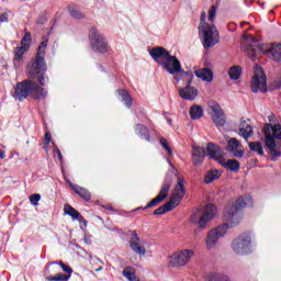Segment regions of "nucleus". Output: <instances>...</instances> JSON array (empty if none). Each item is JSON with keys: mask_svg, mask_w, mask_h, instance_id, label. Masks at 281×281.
<instances>
[{"mask_svg": "<svg viewBox=\"0 0 281 281\" xmlns=\"http://www.w3.org/2000/svg\"><path fill=\"white\" fill-rule=\"evenodd\" d=\"M8 13L0 14V23H8Z\"/></svg>", "mask_w": 281, "mask_h": 281, "instance_id": "obj_47", "label": "nucleus"}, {"mask_svg": "<svg viewBox=\"0 0 281 281\" xmlns=\"http://www.w3.org/2000/svg\"><path fill=\"white\" fill-rule=\"evenodd\" d=\"M211 109V117L213 123L217 128H221V126H225L227 124V117L225 116V112L223 111V108L218 105V103H213L210 105Z\"/></svg>", "mask_w": 281, "mask_h": 281, "instance_id": "obj_18", "label": "nucleus"}, {"mask_svg": "<svg viewBox=\"0 0 281 281\" xmlns=\"http://www.w3.org/2000/svg\"><path fill=\"white\" fill-rule=\"evenodd\" d=\"M160 145L169 155H172V148H170V145L168 144V140L165 137L160 138Z\"/></svg>", "mask_w": 281, "mask_h": 281, "instance_id": "obj_40", "label": "nucleus"}, {"mask_svg": "<svg viewBox=\"0 0 281 281\" xmlns=\"http://www.w3.org/2000/svg\"><path fill=\"white\" fill-rule=\"evenodd\" d=\"M47 72V63L45 56L36 55L29 65L27 74L31 78H37L40 87H45V74Z\"/></svg>", "mask_w": 281, "mask_h": 281, "instance_id": "obj_6", "label": "nucleus"}, {"mask_svg": "<svg viewBox=\"0 0 281 281\" xmlns=\"http://www.w3.org/2000/svg\"><path fill=\"white\" fill-rule=\"evenodd\" d=\"M247 54L250 55V57L256 58L258 56V53L261 54H270L272 60L274 63H280L281 60V44L278 45H270V44H263V45H256L250 44L246 48Z\"/></svg>", "mask_w": 281, "mask_h": 281, "instance_id": "obj_8", "label": "nucleus"}, {"mask_svg": "<svg viewBox=\"0 0 281 281\" xmlns=\"http://www.w3.org/2000/svg\"><path fill=\"white\" fill-rule=\"evenodd\" d=\"M38 201H41V194L34 193L30 195V202L32 205H38Z\"/></svg>", "mask_w": 281, "mask_h": 281, "instance_id": "obj_41", "label": "nucleus"}, {"mask_svg": "<svg viewBox=\"0 0 281 281\" xmlns=\"http://www.w3.org/2000/svg\"><path fill=\"white\" fill-rule=\"evenodd\" d=\"M248 22H241L240 23V27H245V25H247Z\"/></svg>", "mask_w": 281, "mask_h": 281, "instance_id": "obj_51", "label": "nucleus"}, {"mask_svg": "<svg viewBox=\"0 0 281 281\" xmlns=\"http://www.w3.org/2000/svg\"><path fill=\"white\" fill-rule=\"evenodd\" d=\"M189 114L191 120H201L203 117V108L201 105H192Z\"/></svg>", "mask_w": 281, "mask_h": 281, "instance_id": "obj_30", "label": "nucleus"}, {"mask_svg": "<svg viewBox=\"0 0 281 281\" xmlns=\"http://www.w3.org/2000/svg\"><path fill=\"white\" fill-rule=\"evenodd\" d=\"M167 122H168L169 124H172V119H168Z\"/></svg>", "mask_w": 281, "mask_h": 281, "instance_id": "obj_52", "label": "nucleus"}, {"mask_svg": "<svg viewBox=\"0 0 281 281\" xmlns=\"http://www.w3.org/2000/svg\"><path fill=\"white\" fill-rule=\"evenodd\" d=\"M172 181H175V173L168 172L162 182L161 189L158 195L153 199L145 207H136L133 212H137L139 210H150V207H157L161 201H166L168 198V192H170V188H172Z\"/></svg>", "mask_w": 281, "mask_h": 281, "instance_id": "obj_9", "label": "nucleus"}, {"mask_svg": "<svg viewBox=\"0 0 281 281\" xmlns=\"http://www.w3.org/2000/svg\"><path fill=\"white\" fill-rule=\"evenodd\" d=\"M241 147H243V144H240V140H238V138L236 137H233L227 142L226 150H228V153H234V150Z\"/></svg>", "mask_w": 281, "mask_h": 281, "instance_id": "obj_33", "label": "nucleus"}, {"mask_svg": "<svg viewBox=\"0 0 281 281\" xmlns=\"http://www.w3.org/2000/svg\"><path fill=\"white\" fill-rule=\"evenodd\" d=\"M254 201L251 200V195L239 196L235 204L226 205L224 210V221L225 223L212 228L206 236V249H214L216 247V243H218V238H223L227 234V229L229 227H236V225L240 224L243 221V210L247 207V205H252Z\"/></svg>", "mask_w": 281, "mask_h": 281, "instance_id": "obj_1", "label": "nucleus"}, {"mask_svg": "<svg viewBox=\"0 0 281 281\" xmlns=\"http://www.w3.org/2000/svg\"><path fill=\"white\" fill-rule=\"evenodd\" d=\"M221 179V171L218 170H210L206 172L205 177H204V183L210 184V183H214V181Z\"/></svg>", "mask_w": 281, "mask_h": 281, "instance_id": "obj_28", "label": "nucleus"}, {"mask_svg": "<svg viewBox=\"0 0 281 281\" xmlns=\"http://www.w3.org/2000/svg\"><path fill=\"white\" fill-rule=\"evenodd\" d=\"M27 95H32L33 100H45L47 98V90L41 88L34 80L25 79L18 82L14 87V97L19 102L27 100Z\"/></svg>", "mask_w": 281, "mask_h": 281, "instance_id": "obj_3", "label": "nucleus"}, {"mask_svg": "<svg viewBox=\"0 0 281 281\" xmlns=\"http://www.w3.org/2000/svg\"><path fill=\"white\" fill-rule=\"evenodd\" d=\"M227 27H228L229 32H236V23L232 22L228 24Z\"/></svg>", "mask_w": 281, "mask_h": 281, "instance_id": "obj_48", "label": "nucleus"}, {"mask_svg": "<svg viewBox=\"0 0 281 281\" xmlns=\"http://www.w3.org/2000/svg\"><path fill=\"white\" fill-rule=\"evenodd\" d=\"M64 213L67 216H71L72 221H76L78 216H80V212L76 211V209H74V206L69 205V204H65L64 206Z\"/></svg>", "mask_w": 281, "mask_h": 281, "instance_id": "obj_35", "label": "nucleus"}, {"mask_svg": "<svg viewBox=\"0 0 281 281\" xmlns=\"http://www.w3.org/2000/svg\"><path fill=\"white\" fill-rule=\"evenodd\" d=\"M216 205L214 204H207L204 210L196 209L191 215L190 223H194L200 229H205L209 221L216 216Z\"/></svg>", "mask_w": 281, "mask_h": 281, "instance_id": "obj_7", "label": "nucleus"}, {"mask_svg": "<svg viewBox=\"0 0 281 281\" xmlns=\"http://www.w3.org/2000/svg\"><path fill=\"white\" fill-rule=\"evenodd\" d=\"M130 234V247L134 254L137 256H146V246H144V241L139 238L136 231H128Z\"/></svg>", "mask_w": 281, "mask_h": 281, "instance_id": "obj_17", "label": "nucleus"}, {"mask_svg": "<svg viewBox=\"0 0 281 281\" xmlns=\"http://www.w3.org/2000/svg\"><path fill=\"white\" fill-rule=\"evenodd\" d=\"M81 225L87 226V218H85V216H82V214H79V216L77 217V220Z\"/></svg>", "mask_w": 281, "mask_h": 281, "instance_id": "obj_46", "label": "nucleus"}, {"mask_svg": "<svg viewBox=\"0 0 281 281\" xmlns=\"http://www.w3.org/2000/svg\"><path fill=\"white\" fill-rule=\"evenodd\" d=\"M232 250L237 256H247L251 254V236L241 234L232 241Z\"/></svg>", "mask_w": 281, "mask_h": 281, "instance_id": "obj_12", "label": "nucleus"}, {"mask_svg": "<svg viewBox=\"0 0 281 281\" xmlns=\"http://www.w3.org/2000/svg\"><path fill=\"white\" fill-rule=\"evenodd\" d=\"M116 93L121 98V102H123L127 109H131V106H133V97H131L128 90L119 89Z\"/></svg>", "mask_w": 281, "mask_h": 281, "instance_id": "obj_27", "label": "nucleus"}, {"mask_svg": "<svg viewBox=\"0 0 281 281\" xmlns=\"http://www.w3.org/2000/svg\"><path fill=\"white\" fill-rule=\"evenodd\" d=\"M248 147L251 153H257V155H260L261 157L265 155V149L262 148V143L260 142H250L248 143Z\"/></svg>", "mask_w": 281, "mask_h": 281, "instance_id": "obj_34", "label": "nucleus"}, {"mask_svg": "<svg viewBox=\"0 0 281 281\" xmlns=\"http://www.w3.org/2000/svg\"><path fill=\"white\" fill-rule=\"evenodd\" d=\"M149 56L158 63L167 74L170 76H175L176 82H180L181 78H188L190 82L192 80V71H186L181 67V61L177 58V56H171L170 52H168L162 46L154 47L149 50Z\"/></svg>", "mask_w": 281, "mask_h": 281, "instance_id": "obj_2", "label": "nucleus"}, {"mask_svg": "<svg viewBox=\"0 0 281 281\" xmlns=\"http://www.w3.org/2000/svg\"><path fill=\"white\" fill-rule=\"evenodd\" d=\"M202 32L204 36L203 47L205 49H210V47H214L218 43V31L216 30V25L212 24L210 26H204Z\"/></svg>", "mask_w": 281, "mask_h": 281, "instance_id": "obj_15", "label": "nucleus"}, {"mask_svg": "<svg viewBox=\"0 0 281 281\" xmlns=\"http://www.w3.org/2000/svg\"><path fill=\"white\" fill-rule=\"evenodd\" d=\"M192 256H194V251L191 249L176 251L169 256V267L172 269L177 267H186V265L192 260Z\"/></svg>", "mask_w": 281, "mask_h": 281, "instance_id": "obj_13", "label": "nucleus"}, {"mask_svg": "<svg viewBox=\"0 0 281 281\" xmlns=\"http://www.w3.org/2000/svg\"><path fill=\"white\" fill-rule=\"evenodd\" d=\"M234 157L240 158L245 156V151L243 149H235L232 151Z\"/></svg>", "mask_w": 281, "mask_h": 281, "instance_id": "obj_45", "label": "nucleus"}, {"mask_svg": "<svg viewBox=\"0 0 281 281\" xmlns=\"http://www.w3.org/2000/svg\"><path fill=\"white\" fill-rule=\"evenodd\" d=\"M218 164L226 170H231V172H238V170H240V162L236 159L225 161V159L222 158Z\"/></svg>", "mask_w": 281, "mask_h": 281, "instance_id": "obj_24", "label": "nucleus"}, {"mask_svg": "<svg viewBox=\"0 0 281 281\" xmlns=\"http://www.w3.org/2000/svg\"><path fill=\"white\" fill-rule=\"evenodd\" d=\"M48 43H49V40L44 38V40L42 41V43L40 44L38 48H37L36 55H38V56H45V49H47Z\"/></svg>", "mask_w": 281, "mask_h": 281, "instance_id": "obj_37", "label": "nucleus"}, {"mask_svg": "<svg viewBox=\"0 0 281 281\" xmlns=\"http://www.w3.org/2000/svg\"><path fill=\"white\" fill-rule=\"evenodd\" d=\"M250 89L252 93H258V91H261V93H267V75H265V70H262V68H257L255 70Z\"/></svg>", "mask_w": 281, "mask_h": 281, "instance_id": "obj_14", "label": "nucleus"}, {"mask_svg": "<svg viewBox=\"0 0 281 281\" xmlns=\"http://www.w3.org/2000/svg\"><path fill=\"white\" fill-rule=\"evenodd\" d=\"M228 76L231 80H238L243 76V67L233 66L228 69Z\"/></svg>", "mask_w": 281, "mask_h": 281, "instance_id": "obj_31", "label": "nucleus"}, {"mask_svg": "<svg viewBox=\"0 0 281 281\" xmlns=\"http://www.w3.org/2000/svg\"><path fill=\"white\" fill-rule=\"evenodd\" d=\"M172 210H175L172 202H167L154 211V216H161V214H167V212H172Z\"/></svg>", "mask_w": 281, "mask_h": 281, "instance_id": "obj_29", "label": "nucleus"}, {"mask_svg": "<svg viewBox=\"0 0 281 281\" xmlns=\"http://www.w3.org/2000/svg\"><path fill=\"white\" fill-rule=\"evenodd\" d=\"M238 135L244 137L245 142H249V137H252L254 128H251L250 124H247V121L240 122Z\"/></svg>", "mask_w": 281, "mask_h": 281, "instance_id": "obj_23", "label": "nucleus"}, {"mask_svg": "<svg viewBox=\"0 0 281 281\" xmlns=\"http://www.w3.org/2000/svg\"><path fill=\"white\" fill-rule=\"evenodd\" d=\"M67 183L69 188L75 192V194H78V196H80V199L86 202L91 201V191H89V189L75 184L69 180H67Z\"/></svg>", "mask_w": 281, "mask_h": 281, "instance_id": "obj_20", "label": "nucleus"}, {"mask_svg": "<svg viewBox=\"0 0 281 281\" xmlns=\"http://www.w3.org/2000/svg\"><path fill=\"white\" fill-rule=\"evenodd\" d=\"M50 142H52V134H49V132H46L44 136L45 146H49Z\"/></svg>", "mask_w": 281, "mask_h": 281, "instance_id": "obj_44", "label": "nucleus"}, {"mask_svg": "<svg viewBox=\"0 0 281 281\" xmlns=\"http://www.w3.org/2000/svg\"><path fill=\"white\" fill-rule=\"evenodd\" d=\"M218 10L217 5H212L209 10V21H214L216 19V11Z\"/></svg>", "mask_w": 281, "mask_h": 281, "instance_id": "obj_39", "label": "nucleus"}, {"mask_svg": "<svg viewBox=\"0 0 281 281\" xmlns=\"http://www.w3.org/2000/svg\"><path fill=\"white\" fill-rule=\"evenodd\" d=\"M44 273L47 281H69L74 269L63 261H53L45 267ZM57 273V276H50Z\"/></svg>", "mask_w": 281, "mask_h": 281, "instance_id": "obj_5", "label": "nucleus"}, {"mask_svg": "<svg viewBox=\"0 0 281 281\" xmlns=\"http://www.w3.org/2000/svg\"><path fill=\"white\" fill-rule=\"evenodd\" d=\"M206 153L209 155V159H214V161H220L223 159V157L217 156L218 153H221V147L214 143H209L206 146Z\"/></svg>", "mask_w": 281, "mask_h": 281, "instance_id": "obj_22", "label": "nucleus"}, {"mask_svg": "<svg viewBox=\"0 0 281 281\" xmlns=\"http://www.w3.org/2000/svg\"><path fill=\"white\" fill-rule=\"evenodd\" d=\"M184 196L186 184H183V179H179L168 202L171 203V206L175 209L179 205V203H181V201H183Z\"/></svg>", "mask_w": 281, "mask_h": 281, "instance_id": "obj_19", "label": "nucleus"}, {"mask_svg": "<svg viewBox=\"0 0 281 281\" xmlns=\"http://www.w3.org/2000/svg\"><path fill=\"white\" fill-rule=\"evenodd\" d=\"M88 36L92 52L97 54H106L109 52V43L104 38V35L98 32V27L92 26L89 30Z\"/></svg>", "mask_w": 281, "mask_h": 281, "instance_id": "obj_10", "label": "nucleus"}, {"mask_svg": "<svg viewBox=\"0 0 281 281\" xmlns=\"http://www.w3.org/2000/svg\"><path fill=\"white\" fill-rule=\"evenodd\" d=\"M266 153H268L271 161H276L278 157H281V149L276 143V139H281V125L266 123L263 126Z\"/></svg>", "mask_w": 281, "mask_h": 281, "instance_id": "obj_4", "label": "nucleus"}, {"mask_svg": "<svg viewBox=\"0 0 281 281\" xmlns=\"http://www.w3.org/2000/svg\"><path fill=\"white\" fill-rule=\"evenodd\" d=\"M206 281H229V277L218 273V272H211L205 277Z\"/></svg>", "mask_w": 281, "mask_h": 281, "instance_id": "obj_32", "label": "nucleus"}, {"mask_svg": "<svg viewBox=\"0 0 281 281\" xmlns=\"http://www.w3.org/2000/svg\"><path fill=\"white\" fill-rule=\"evenodd\" d=\"M22 1H25V0H22Z\"/></svg>", "mask_w": 281, "mask_h": 281, "instance_id": "obj_54", "label": "nucleus"}, {"mask_svg": "<svg viewBox=\"0 0 281 281\" xmlns=\"http://www.w3.org/2000/svg\"><path fill=\"white\" fill-rule=\"evenodd\" d=\"M45 23H47V16L45 14H40L38 18L36 19V24L45 25Z\"/></svg>", "mask_w": 281, "mask_h": 281, "instance_id": "obj_42", "label": "nucleus"}, {"mask_svg": "<svg viewBox=\"0 0 281 281\" xmlns=\"http://www.w3.org/2000/svg\"><path fill=\"white\" fill-rule=\"evenodd\" d=\"M135 134L140 137V139H145L146 142H150V132L148 131V127L144 124H136L134 126Z\"/></svg>", "mask_w": 281, "mask_h": 281, "instance_id": "obj_26", "label": "nucleus"}, {"mask_svg": "<svg viewBox=\"0 0 281 281\" xmlns=\"http://www.w3.org/2000/svg\"><path fill=\"white\" fill-rule=\"evenodd\" d=\"M0 159H5V153L0 149Z\"/></svg>", "mask_w": 281, "mask_h": 281, "instance_id": "obj_49", "label": "nucleus"}, {"mask_svg": "<svg viewBox=\"0 0 281 281\" xmlns=\"http://www.w3.org/2000/svg\"><path fill=\"white\" fill-rule=\"evenodd\" d=\"M53 151L55 153V155H57L60 164H63V153H60V148H58V146H55Z\"/></svg>", "mask_w": 281, "mask_h": 281, "instance_id": "obj_43", "label": "nucleus"}, {"mask_svg": "<svg viewBox=\"0 0 281 281\" xmlns=\"http://www.w3.org/2000/svg\"><path fill=\"white\" fill-rule=\"evenodd\" d=\"M95 271H102V268H98Z\"/></svg>", "mask_w": 281, "mask_h": 281, "instance_id": "obj_53", "label": "nucleus"}, {"mask_svg": "<svg viewBox=\"0 0 281 281\" xmlns=\"http://www.w3.org/2000/svg\"><path fill=\"white\" fill-rule=\"evenodd\" d=\"M195 76L204 82H212V80H214V72H212V69L210 68H202L195 70Z\"/></svg>", "mask_w": 281, "mask_h": 281, "instance_id": "obj_25", "label": "nucleus"}, {"mask_svg": "<svg viewBox=\"0 0 281 281\" xmlns=\"http://www.w3.org/2000/svg\"><path fill=\"white\" fill-rule=\"evenodd\" d=\"M205 160V149L201 146H195L192 149L193 166H201Z\"/></svg>", "mask_w": 281, "mask_h": 281, "instance_id": "obj_21", "label": "nucleus"}, {"mask_svg": "<svg viewBox=\"0 0 281 281\" xmlns=\"http://www.w3.org/2000/svg\"><path fill=\"white\" fill-rule=\"evenodd\" d=\"M206 19H207V13H205V11H203L200 16V24L198 27L199 31L203 30V27L210 26L207 23H205Z\"/></svg>", "mask_w": 281, "mask_h": 281, "instance_id": "obj_38", "label": "nucleus"}, {"mask_svg": "<svg viewBox=\"0 0 281 281\" xmlns=\"http://www.w3.org/2000/svg\"><path fill=\"white\" fill-rule=\"evenodd\" d=\"M68 11L72 19H85L82 12H80V10H78V8L76 7H68Z\"/></svg>", "mask_w": 281, "mask_h": 281, "instance_id": "obj_36", "label": "nucleus"}, {"mask_svg": "<svg viewBox=\"0 0 281 281\" xmlns=\"http://www.w3.org/2000/svg\"><path fill=\"white\" fill-rule=\"evenodd\" d=\"M180 80L187 82V86L178 91L180 98H182V100L189 101L196 100V95H199V90L191 86L192 80H194V74H192L191 81L188 80V76L181 77Z\"/></svg>", "mask_w": 281, "mask_h": 281, "instance_id": "obj_16", "label": "nucleus"}, {"mask_svg": "<svg viewBox=\"0 0 281 281\" xmlns=\"http://www.w3.org/2000/svg\"><path fill=\"white\" fill-rule=\"evenodd\" d=\"M251 41H252V43H258V40L254 36H251Z\"/></svg>", "mask_w": 281, "mask_h": 281, "instance_id": "obj_50", "label": "nucleus"}, {"mask_svg": "<svg viewBox=\"0 0 281 281\" xmlns=\"http://www.w3.org/2000/svg\"><path fill=\"white\" fill-rule=\"evenodd\" d=\"M32 44V33L27 32L25 35L22 37L20 45L15 47L13 54V66L14 69H19L21 67V63L25 60V54L30 50V45Z\"/></svg>", "mask_w": 281, "mask_h": 281, "instance_id": "obj_11", "label": "nucleus"}]
</instances>
